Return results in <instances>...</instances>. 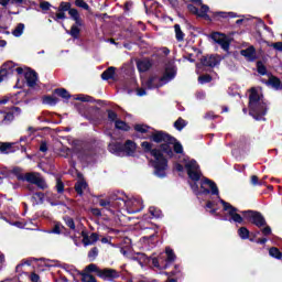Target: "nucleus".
<instances>
[{
  "label": "nucleus",
  "instance_id": "7",
  "mask_svg": "<svg viewBox=\"0 0 282 282\" xmlns=\"http://www.w3.org/2000/svg\"><path fill=\"white\" fill-rule=\"evenodd\" d=\"M173 78H175V62L166 65L163 77H151L148 79L145 82V87H148V89H155L162 87V85H165L169 80H173Z\"/></svg>",
  "mask_w": 282,
  "mask_h": 282
},
{
  "label": "nucleus",
  "instance_id": "18",
  "mask_svg": "<svg viewBox=\"0 0 282 282\" xmlns=\"http://www.w3.org/2000/svg\"><path fill=\"white\" fill-rule=\"evenodd\" d=\"M12 72H14V62H7L0 67V75H2V78L8 74H12Z\"/></svg>",
  "mask_w": 282,
  "mask_h": 282
},
{
  "label": "nucleus",
  "instance_id": "36",
  "mask_svg": "<svg viewBox=\"0 0 282 282\" xmlns=\"http://www.w3.org/2000/svg\"><path fill=\"white\" fill-rule=\"evenodd\" d=\"M72 10V4L69 2H61L57 12H69Z\"/></svg>",
  "mask_w": 282,
  "mask_h": 282
},
{
  "label": "nucleus",
  "instance_id": "11",
  "mask_svg": "<svg viewBox=\"0 0 282 282\" xmlns=\"http://www.w3.org/2000/svg\"><path fill=\"white\" fill-rule=\"evenodd\" d=\"M212 39H213V41L218 43V45H220V47L225 52H228L230 50V40L228 39V36H226V34L216 32V33L212 34Z\"/></svg>",
  "mask_w": 282,
  "mask_h": 282
},
{
  "label": "nucleus",
  "instance_id": "29",
  "mask_svg": "<svg viewBox=\"0 0 282 282\" xmlns=\"http://www.w3.org/2000/svg\"><path fill=\"white\" fill-rule=\"evenodd\" d=\"M149 213L152 217H154V219H160L162 218V209L161 208H158L155 206H151L149 208Z\"/></svg>",
  "mask_w": 282,
  "mask_h": 282
},
{
  "label": "nucleus",
  "instance_id": "44",
  "mask_svg": "<svg viewBox=\"0 0 282 282\" xmlns=\"http://www.w3.org/2000/svg\"><path fill=\"white\" fill-rule=\"evenodd\" d=\"M43 102L44 105H56V102H58V99L52 96H47L43 98Z\"/></svg>",
  "mask_w": 282,
  "mask_h": 282
},
{
  "label": "nucleus",
  "instance_id": "49",
  "mask_svg": "<svg viewBox=\"0 0 282 282\" xmlns=\"http://www.w3.org/2000/svg\"><path fill=\"white\" fill-rule=\"evenodd\" d=\"M188 124V121L182 119V117H180L177 119V131H182V129H184V127H186Z\"/></svg>",
  "mask_w": 282,
  "mask_h": 282
},
{
  "label": "nucleus",
  "instance_id": "16",
  "mask_svg": "<svg viewBox=\"0 0 282 282\" xmlns=\"http://www.w3.org/2000/svg\"><path fill=\"white\" fill-rule=\"evenodd\" d=\"M1 105H8V107H14V105H19V97H17V95L0 97V106Z\"/></svg>",
  "mask_w": 282,
  "mask_h": 282
},
{
  "label": "nucleus",
  "instance_id": "24",
  "mask_svg": "<svg viewBox=\"0 0 282 282\" xmlns=\"http://www.w3.org/2000/svg\"><path fill=\"white\" fill-rule=\"evenodd\" d=\"M12 175L17 177L19 182H23L25 174H23V169L15 166L11 170Z\"/></svg>",
  "mask_w": 282,
  "mask_h": 282
},
{
  "label": "nucleus",
  "instance_id": "58",
  "mask_svg": "<svg viewBox=\"0 0 282 282\" xmlns=\"http://www.w3.org/2000/svg\"><path fill=\"white\" fill-rule=\"evenodd\" d=\"M54 21H58L61 19H67V17L65 15V11H57V13L55 14V17H53Z\"/></svg>",
  "mask_w": 282,
  "mask_h": 282
},
{
  "label": "nucleus",
  "instance_id": "3",
  "mask_svg": "<svg viewBox=\"0 0 282 282\" xmlns=\"http://www.w3.org/2000/svg\"><path fill=\"white\" fill-rule=\"evenodd\" d=\"M76 272L78 276H82V282H97L96 276L93 275L94 273L99 279H102V281H116V279H120V271L111 268L100 269L96 263H90L83 271L76 270Z\"/></svg>",
  "mask_w": 282,
  "mask_h": 282
},
{
  "label": "nucleus",
  "instance_id": "48",
  "mask_svg": "<svg viewBox=\"0 0 282 282\" xmlns=\"http://www.w3.org/2000/svg\"><path fill=\"white\" fill-rule=\"evenodd\" d=\"M45 196L47 197V195L43 192H35L33 194V199H36V197H37V199L41 202V204H43Z\"/></svg>",
  "mask_w": 282,
  "mask_h": 282
},
{
  "label": "nucleus",
  "instance_id": "42",
  "mask_svg": "<svg viewBox=\"0 0 282 282\" xmlns=\"http://www.w3.org/2000/svg\"><path fill=\"white\" fill-rule=\"evenodd\" d=\"M219 118V115L215 113V111H207L204 115V120H217Z\"/></svg>",
  "mask_w": 282,
  "mask_h": 282
},
{
  "label": "nucleus",
  "instance_id": "47",
  "mask_svg": "<svg viewBox=\"0 0 282 282\" xmlns=\"http://www.w3.org/2000/svg\"><path fill=\"white\" fill-rule=\"evenodd\" d=\"M70 36H73V39H78L79 34H80V29H78V26L73 25L69 32Z\"/></svg>",
  "mask_w": 282,
  "mask_h": 282
},
{
  "label": "nucleus",
  "instance_id": "25",
  "mask_svg": "<svg viewBox=\"0 0 282 282\" xmlns=\"http://www.w3.org/2000/svg\"><path fill=\"white\" fill-rule=\"evenodd\" d=\"M269 254L272 257V259H276L278 261H281V259H282V252L276 247H271L269 249Z\"/></svg>",
  "mask_w": 282,
  "mask_h": 282
},
{
  "label": "nucleus",
  "instance_id": "52",
  "mask_svg": "<svg viewBox=\"0 0 282 282\" xmlns=\"http://www.w3.org/2000/svg\"><path fill=\"white\" fill-rule=\"evenodd\" d=\"M40 8L43 12H47V10H50V8H52V4L47 1H41Z\"/></svg>",
  "mask_w": 282,
  "mask_h": 282
},
{
  "label": "nucleus",
  "instance_id": "12",
  "mask_svg": "<svg viewBox=\"0 0 282 282\" xmlns=\"http://www.w3.org/2000/svg\"><path fill=\"white\" fill-rule=\"evenodd\" d=\"M75 100H80L82 102H91L94 107H108L109 105L108 101L94 100L90 96L87 95H78L77 97H75Z\"/></svg>",
  "mask_w": 282,
  "mask_h": 282
},
{
  "label": "nucleus",
  "instance_id": "35",
  "mask_svg": "<svg viewBox=\"0 0 282 282\" xmlns=\"http://www.w3.org/2000/svg\"><path fill=\"white\" fill-rule=\"evenodd\" d=\"M98 247H93L89 251H88V259L89 261H96V259L98 258Z\"/></svg>",
  "mask_w": 282,
  "mask_h": 282
},
{
  "label": "nucleus",
  "instance_id": "50",
  "mask_svg": "<svg viewBox=\"0 0 282 282\" xmlns=\"http://www.w3.org/2000/svg\"><path fill=\"white\" fill-rule=\"evenodd\" d=\"M210 80H213V77H210V75H203L198 77V83H200V85H205V83H210Z\"/></svg>",
  "mask_w": 282,
  "mask_h": 282
},
{
  "label": "nucleus",
  "instance_id": "41",
  "mask_svg": "<svg viewBox=\"0 0 282 282\" xmlns=\"http://www.w3.org/2000/svg\"><path fill=\"white\" fill-rule=\"evenodd\" d=\"M269 84L274 87V89H279L281 87V79L276 77L269 78Z\"/></svg>",
  "mask_w": 282,
  "mask_h": 282
},
{
  "label": "nucleus",
  "instance_id": "13",
  "mask_svg": "<svg viewBox=\"0 0 282 282\" xmlns=\"http://www.w3.org/2000/svg\"><path fill=\"white\" fill-rule=\"evenodd\" d=\"M100 108H94V107H78L77 111L86 118V120H94V111H99Z\"/></svg>",
  "mask_w": 282,
  "mask_h": 282
},
{
  "label": "nucleus",
  "instance_id": "57",
  "mask_svg": "<svg viewBox=\"0 0 282 282\" xmlns=\"http://www.w3.org/2000/svg\"><path fill=\"white\" fill-rule=\"evenodd\" d=\"M269 47H273V50H276L278 52H282V42H275L269 44Z\"/></svg>",
  "mask_w": 282,
  "mask_h": 282
},
{
  "label": "nucleus",
  "instance_id": "54",
  "mask_svg": "<svg viewBox=\"0 0 282 282\" xmlns=\"http://www.w3.org/2000/svg\"><path fill=\"white\" fill-rule=\"evenodd\" d=\"M10 149H12V144L11 143H2L0 145V152L1 153H7L8 151H10Z\"/></svg>",
  "mask_w": 282,
  "mask_h": 282
},
{
  "label": "nucleus",
  "instance_id": "37",
  "mask_svg": "<svg viewBox=\"0 0 282 282\" xmlns=\"http://www.w3.org/2000/svg\"><path fill=\"white\" fill-rule=\"evenodd\" d=\"M1 118H2V122H12L14 120V113L12 112H3L0 113Z\"/></svg>",
  "mask_w": 282,
  "mask_h": 282
},
{
  "label": "nucleus",
  "instance_id": "17",
  "mask_svg": "<svg viewBox=\"0 0 282 282\" xmlns=\"http://www.w3.org/2000/svg\"><path fill=\"white\" fill-rule=\"evenodd\" d=\"M24 77L29 87H34L36 85V80H39L36 72L34 70H26Z\"/></svg>",
  "mask_w": 282,
  "mask_h": 282
},
{
  "label": "nucleus",
  "instance_id": "22",
  "mask_svg": "<svg viewBox=\"0 0 282 282\" xmlns=\"http://www.w3.org/2000/svg\"><path fill=\"white\" fill-rule=\"evenodd\" d=\"M113 76H116V67H113V66H110L108 69H106L101 74L102 80H109V79L113 78Z\"/></svg>",
  "mask_w": 282,
  "mask_h": 282
},
{
  "label": "nucleus",
  "instance_id": "19",
  "mask_svg": "<svg viewBox=\"0 0 282 282\" xmlns=\"http://www.w3.org/2000/svg\"><path fill=\"white\" fill-rule=\"evenodd\" d=\"M153 66V63L150 62V59L144 58L137 62V67L139 72H149L151 67Z\"/></svg>",
  "mask_w": 282,
  "mask_h": 282
},
{
  "label": "nucleus",
  "instance_id": "23",
  "mask_svg": "<svg viewBox=\"0 0 282 282\" xmlns=\"http://www.w3.org/2000/svg\"><path fill=\"white\" fill-rule=\"evenodd\" d=\"M69 17L73 18V20L75 21L76 25H83V20L80 19V14L78 13V10L76 9H70L68 11Z\"/></svg>",
  "mask_w": 282,
  "mask_h": 282
},
{
  "label": "nucleus",
  "instance_id": "6",
  "mask_svg": "<svg viewBox=\"0 0 282 282\" xmlns=\"http://www.w3.org/2000/svg\"><path fill=\"white\" fill-rule=\"evenodd\" d=\"M189 187L192 188L194 195H219V187H217V183L215 181L203 176L200 180V189L199 184L189 183Z\"/></svg>",
  "mask_w": 282,
  "mask_h": 282
},
{
  "label": "nucleus",
  "instance_id": "46",
  "mask_svg": "<svg viewBox=\"0 0 282 282\" xmlns=\"http://www.w3.org/2000/svg\"><path fill=\"white\" fill-rule=\"evenodd\" d=\"M250 182L252 186H263V181H259V176L257 175H251Z\"/></svg>",
  "mask_w": 282,
  "mask_h": 282
},
{
  "label": "nucleus",
  "instance_id": "27",
  "mask_svg": "<svg viewBox=\"0 0 282 282\" xmlns=\"http://www.w3.org/2000/svg\"><path fill=\"white\" fill-rule=\"evenodd\" d=\"M115 127L116 129H118L119 131H131V127L128 126L127 122L122 121V120H116L115 121Z\"/></svg>",
  "mask_w": 282,
  "mask_h": 282
},
{
  "label": "nucleus",
  "instance_id": "56",
  "mask_svg": "<svg viewBox=\"0 0 282 282\" xmlns=\"http://www.w3.org/2000/svg\"><path fill=\"white\" fill-rule=\"evenodd\" d=\"M108 119L111 120V122H116L118 120V113L112 110H108Z\"/></svg>",
  "mask_w": 282,
  "mask_h": 282
},
{
  "label": "nucleus",
  "instance_id": "45",
  "mask_svg": "<svg viewBox=\"0 0 282 282\" xmlns=\"http://www.w3.org/2000/svg\"><path fill=\"white\" fill-rule=\"evenodd\" d=\"M177 41L178 43H183V45H188V42L184 40V33L182 32V29H180V26L177 28Z\"/></svg>",
  "mask_w": 282,
  "mask_h": 282
},
{
  "label": "nucleus",
  "instance_id": "9",
  "mask_svg": "<svg viewBox=\"0 0 282 282\" xmlns=\"http://www.w3.org/2000/svg\"><path fill=\"white\" fill-rule=\"evenodd\" d=\"M267 109L265 107H243L242 111L243 113H249L254 120H265L263 117L268 112Z\"/></svg>",
  "mask_w": 282,
  "mask_h": 282
},
{
  "label": "nucleus",
  "instance_id": "15",
  "mask_svg": "<svg viewBox=\"0 0 282 282\" xmlns=\"http://www.w3.org/2000/svg\"><path fill=\"white\" fill-rule=\"evenodd\" d=\"M202 63L205 67H216V65H219V57L207 55L202 58Z\"/></svg>",
  "mask_w": 282,
  "mask_h": 282
},
{
  "label": "nucleus",
  "instance_id": "59",
  "mask_svg": "<svg viewBox=\"0 0 282 282\" xmlns=\"http://www.w3.org/2000/svg\"><path fill=\"white\" fill-rule=\"evenodd\" d=\"M187 10H189L192 12V14H196V17L199 15V9H197V7H195L193 4H188Z\"/></svg>",
  "mask_w": 282,
  "mask_h": 282
},
{
  "label": "nucleus",
  "instance_id": "28",
  "mask_svg": "<svg viewBox=\"0 0 282 282\" xmlns=\"http://www.w3.org/2000/svg\"><path fill=\"white\" fill-rule=\"evenodd\" d=\"M21 3H25V0H0V6L3 8L7 6H21Z\"/></svg>",
  "mask_w": 282,
  "mask_h": 282
},
{
  "label": "nucleus",
  "instance_id": "43",
  "mask_svg": "<svg viewBox=\"0 0 282 282\" xmlns=\"http://www.w3.org/2000/svg\"><path fill=\"white\" fill-rule=\"evenodd\" d=\"M54 235H63V225L61 223H56L52 229Z\"/></svg>",
  "mask_w": 282,
  "mask_h": 282
},
{
  "label": "nucleus",
  "instance_id": "14",
  "mask_svg": "<svg viewBox=\"0 0 282 282\" xmlns=\"http://www.w3.org/2000/svg\"><path fill=\"white\" fill-rule=\"evenodd\" d=\"M137 149H138V144L134 141L127 140L123 143V153H126L128 158H133V155H135Z\"/></svg>",
  "mask_w": 282,
  "mask_h": 282
},
{
  "label": "nucleus",
  "instance_id": "39",
  "mask_svg": "<svg viewBox=\"0 0 282 282\" xmlns=\"http://www.w3.org/2000/svg\"><path fill=\"white\" fill-rule=\"evenodd\" d=\"M64 221L70 230H76V223L74 221V218L67 216L64 218Z\"/></svg>",
  "mask_w": 282,
  "mask_h": 282
},
{
  "label": "nucleus",
  "instance_id": "5",
  "mask_svg": "<svg viewBox=\"0 0 282 282\" xmlns=\"http://www.w3.org/2000/svg\"><path fill=\"white\" fill-rule=\"evenodd\" d=\"M177 256L171 247H165V250L158 257L152 258V265L158 270H169L175 263Z\"/></svg>",
  "mask_w": 282,
  "mask_h": 282
},
{
  "label": "nucleus",
  "instance_id": "26",
  "mask_svg": "<svg viewBox=\"0 0 282 282\" xmlns=\"http://www.w3.org/2000/svg\"><path fill=\"white\" fill-rule=\"evenodd\" d=\"M237 232H238V237H240L242 241L250 239V230L247 229V227H240Z\"/></svg>",
  "mask_w": 282,
  "mask_h": 282
},
{
  "label": "nucleus",
  "instance_id": "10",
  "mask_svg": "<svg viewBox=\"0 0 282 282\" xmlns=\"http://www.w3.org/2000/svg\"><path fill=\"white\" fill-rule=\"evenodd\" d=\"M249 106L257 107L263 102V95L259 93V88L252 87L249 90Z\"/></svg>",
  "mask_w": 282,
  "mask_h": 282
},
{
  "label": "nucleus",
  "instance_id": "60",
  "mask_svg": "<svg viewBox=\"0 0 282 282\" xmlns=\"http://www.w3.org/2000/svg\"><path fill=\"white\" fill-rule=\"evenodd\" d=\"M99 206H101L102 208H109V206H111V200L99 199Z\"/></svg>",
  "mask_w": 282,
  "mask_h": 282
},
{
  "label": "nucleus",
  "instance_id": "53",
  "mask_svg": "<svg viewBox=\"0 0 282 282\" xmlns=\"http://www.w3.org/2000/svg\"><path fill=\"white\" fill-rule=\"evenodd\" d=\"M257 67H258V73L261 74L262 76H265L267 68H265V66L263 65V63L258 62V63H257Z\"/></svg>",
  "mask_w": 282,
  "mask_h": 282
},
{
  "label": "nucleus",
  "instance_id": "4",
  "mask_svg": "<svg viewBox=\"0 0 282 282\" xmlns=\"http://www.w3.org/2000/svg\"><path fill=\"white\" fill-rule=\"evenodd\" d=\"M177 155L178 162H183L185 164V171L187 173V177L191 180L188 184H197L202 180V170L199 167V163L195 159H192L184 153V147L180 141H177Z\"/></svg>",
  "mask_w": 282,
  "mask_h": 282
},
{
  "label": "nucleus",
  "instance_id": "61",
  "mask_svg": "<svg viewBox=\"0 0 282 282\" xmlns=\"http://www.w3.org/2000/svg\"><path fill=\"white\" fill-rule=\"evenodd\" d=\"M90 213L94 217H102V212L99 208H91Z\"/></svg>",
  "mask_w": 282,
  "mask_h": 282
},
{
  "label": "nucleus",
  "instance_id": "51",
  "mask_svg": "<svg viewBox=\"0 0 282 282\" xmlns=\"http://www.w3.org/2000/svg\"><path fill=\"white\" fill-rule=\"evenodd\" d=\"M75 6H77V8H83L84 10H89V4L84 0H76Z\"/></svg>",
  "mask_w": 282,
  "mask_h": 282
},
{
  "label": "nucleus",
  "instance_id": "2",
  "mask_svg": "<svg viewBox=\"0 0 282 282\" xmlns=\"http://www.w3.org/2000/svg\"><path fill=\"white\" fill-rule=\"evenodd\" d=\"M220 204L223 206V210L228 212L227 215L230 217L228 221H234L235 224H245L246 220L249 224H252V226L261 228V235H263V237H270V235H272V227L268 225V221L261 212L252 209L239 212V208L232 206L230 203L224 199H220Z\"/></svg>",
  "mask_w": 282,
  "mask_h": 282
},
{
  "label": "nucleus",
  "instance_id": "20",
  "mask_svg": "<svg viewBox=\"0 0 282 282\" xmlns=\"http://www.w3.org/2000/svg\"><path fill=\"white\" fill-rule=\"evenodd\" d=\"M108 151L115 155H120L123 153V144L121 142H113L108 145Z\"/></svg>",
  "mask_w": 282,
  "mask_h": 282
},
{
  "label": "nucleus",
  "instance_id": "34",
  "mask_svg": "<svg viewBox=\"0 0 282 282\" xmlns=\"http://www.w3.org/2000/svg\"><path fill=\"white\" fill-rule=\"evenodd\" d=\"M55 188L58 195H63V193H65V183H63V180L56 178Z\"/></svg>",
  "mask_w": 282,
  "mask_h": 282
},
{
  "label": "nucleus",
  "instance_id": "38",
  "mask_svg": "<svg viewBox=\"0 0 282 282\" xmlns=\"http://www.w3.org/2000/svg\"><path fill=\"white\" fill-rule=\"evenodd\" d=\"M25 30V25L20 23L17 25V28L12 31L13 36H21L23 34V31Z\"/></svg>",
  "mask_w": 282,
  "mask_h": 282
},
{
  "label": "nucleus",
  "instance_id": "32",
  "mask_svg": "<svg viewBox=\"0 0 282 282\" xmlns=\"http://www.w3.org/2000/svg\"><path fill=\"white\" fill-rule=\"evenodd\" d=\"M54 94H56L57 96H59L61 98H64L67 100V98H70L69 91H67V89L65 88H57L54 90Z\"/></svg>",
  "mask_w": 282,
  "mask_h": 282
},
{
  "label": "nucleus",
  "instance_id": "40",
  "mask_svg": "<svg viewBox=\"0 0 282 282\" xmlns=\"http://www.w3.org/2000/svg\"><path fill=\"white\" fill-rule=\"evenodd\" d=\"M208 10H209L208 6L203 4L200 7V10H198V17L206 19V17H208Z\"/></svg>",
  "mask_w": 282,
  "mask_h": 282
},
{
  "label": "nucleus",
  "instance_id": "62",
  "mask_svg": "<svg viewBox=\"0 0 282 282\" xmlns=\"http://www.w3.org/2000/svg\"><path fill=\"white\" fill-rule=\"evenodd\" d=\"M30 281L39 282V281H41V276L36 272H32L30 275Z\"/></svg>",
  "mask_w": 282,
  "mask_h": 282
},
{
  "label": "nucleus",
  "instance_id": "64",
  "mask_svg": "<svg viewBox=\"0 0 282 282\" xmlns=\"http://www.w3.org/2000/svg\"><path fill=\"white\" fill-rule=\"evenodd\" d=\"M268 236H264L263 238H258L256 240V243H258L259 246H265L268 243V238H265Z\"/></svg>",
  "mask_w": 282,
  "mask_h": 282
},
{
  "label": "nucleus",
  "instance_id": "63",
  "mask_svg": "<svg viewBox=\"0 0 282 282\" xmlns=\"http://www.w3.org/2000/svg\"><path fill=\"white\" fill-rule=\"evenodd\" d=\"M89 237H90L91 246H93V243H96V241H98V239H100V236L97 232H93Z\"/></svg>",
  "mask_w": 282,
  "mask_h": 282
},
{
  "label": "nucleus",
  "instance_id": "55",
  "mask_svg": "<svg viewBox=\"0 0 282 282\" xmlns=\"http://www.w3.org/2000/svg\"><path fill=\"white\" fill-rule=\"evenodd\" d=\"M189 50H191V46H186L185 52L187 55H183V56L184 58L189 61V63H195V59L193 58V54L188 53Z\"/></svg>",
  "mask_w": 282,
  "mask_h": 282
},
{
  "label": "nucleus",
  "instance_id": "21",
  "mask_svg": "<svg viewBox=\"0 0 282 282\" xmlns=\"http://www.w3.org/2000/svg\"><path fill=\"white\" fill-rule=\"evenodd\" d=\"M240 54L241 56H245V58H248V61H254L257 58V51L253 48V46L242 50Z\"/></svg>",
  "mask_w": 282,
  "mask_h": 282
},
{
  "label": "nucleus",
  "instance_id": "8",
  "mask_svg": "<svg viewBox=\"0 0 282 282\" xmlns=\"http://www.w3.org/2000/svg\"><path fill=\"white\" fill-rule=\"evenodd\" d=\"M40 175V173L28 172L24 174L23 182L34 184L35 186H37V188H41V191H45V188H47V183H45V180H43V177H41Z\"/></svg>",
  "mask_w": 282,
  "mask_h": 282
},
{
  "label": "nucleus",
  "instance_id": "1",
  "mask_svg": "<svg viewBox=\"0 0 282 282\" xmlns=\"http://www.w3.org/2000/svg\"><path fill=\"white\" fill-rule=\"evenodd\" d=\"M150 140L156 144H161L159 149H153V143L143 141L141 147L144 153H150L153 160H150L151 166L154 169V175L156 177H166V169H169L167 158H173L174 153H177V139L162 130H155Z\"/></svg>",
  "mask_w": 282,
  "mask_h": 282
},
{
  "label": "nucleus",
  "instance_id": "30",
  "mask_svg": "<svg viewBox=\"0 0 282 282\" xmlns=\"http://www.w3.org/2000/svg\"><path fill=\"white\" fill-rule=\"evenodd\" d=\"M85 188H87V182L85 181H78L75 184V192L77 193V195H83V191H85Z\"/></svg>",
  "mask_w": 282,
  "mask_h": 282
},
{
  "label": "nucleus",
  "instance_id": "33",
  "mask_svg": "<svg viewBox=\"0 0 282 282\" xmlns=\"http://www.w3.org/2000/svg\"><path fill=\"white\" fill-rule=\"evenodd\" d=\"M149 129L150 127L147 124H142V123L134 124V131H137L138 133H149Z\"/></svg>",
  "mask_w": 282,
  "mask_h": 282
},
{
  "label": "nucleus",
  "instance_id": "31",
  "mask_svg": "<svg viewBox=\"0 0 282 282\" xmlns=\"http://www.w3.org/2000/svg\"><path fill=\"white\" fill-rule=\"evenodd\" d=\"M54 197H56V194H52L50 192H46V202L51 204L52 206H59L61 202L54 200Z\"/></svg>",
  "mask_w": 282,
  "mask_h": 282
}]
</instances>
